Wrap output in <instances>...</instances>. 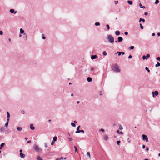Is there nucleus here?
<instances>
[{
    "instance_id": "1",
    "label": "nucleus",
    "mask_w": 160,
    "mask_h": 160,
    "mask_svg": "<svg viewBox=\"0 0 160 160\" xmlns=\"http://www.w3.org/2000/svg\"><path fill=\"white\" fill-rule=\"evenodd\" d=\"M107 39L111 43H113L114 42V38L111 35H109L108 36Z\"/></svg>"
},
{
    "instance_id": "2",
    "label": "nucleus",
    "mask_w": 160,
    "mask_h": 160,
    "mask_svg": "<svg viewBox=\"0 0 160 160\" xmlns=\"http://www.w3.org/2000/svg\"><path fill=\"white\" fill-rule=\"evenodd\" d=\"M113 70L114 72H120V70L117 64L114 66Z\"/></svg>"
},
{
    "instance_id": "3",
    "label": "nucleus",
    "mask_w": 160,
    "mask_h": 160,
    "mask_svg": "<svg viewBox=\"0 0 160 160\" xmlns=\"http://www.w3.org/2000/svg\"><path fill=\"white\" fill-rule=\"evenodd\" d=\"M34 149L37 152H41L42 151L41 149L37 145L35 144L34 146Z\"/></svg>"
},
{
    "instance_id": "4",
    "label": "nucleus",
    "mask_w": 160,
    "mask_h": 160,
    "mask_svg": "<svg viewBox=\"0 0 160 160\" xmlns=\"http://www.w3.org/2000/svg\"><path fill=\"white\" fill-rule=\"evenodd\" d=\"M143 140L144 141H146V142L148 141V139L147 136L144 134L142 135Z\"/></svg>"
},
{
    "instance_id": "5",
    "label": "nucleus",
    "mask_w": 160,
    "mask_h": 160,
    "mask_svg": "<svg viewBox=\"0 0 160 160\" xmlns=\"http://www.w3.org/2000/svg\"><path fill=\"white\" fill-rule=\"evenodd\" d=\"M150 56L149 54H148L146 56L144 55L142 56V59L143 60H147Z\"/></svg>"
},
{
    "instance_id": "6",
    "label": "nucleus",
    "mask_w": 160,
    "mask_h": 160,
    "mask_svg": "<svg viewBox=\"0 0 160 160\" xmlns=\"http://www.w3.org/2000/svg\"><path fill=\"white\" fill-rule=\"evenodd\" d=\"M152 93L153 94V97H155L158 94V92L156 91L154 92H152Z\"/></svg>"
},
{
    "instance_id": "7",
    "label": "nucleus",
    "mask_w": 160,
    "mask_h": 160,
    "mask_svg": "<svg viewBox=\"0 0 160 160\" xmlns=\"http://www.w3.org/2000/svg\"><path fill=\"white\" fill-rule=\"evenodd\" d=\"M10 12L12 13H15L16 14L17 13V11H15V10L13 9H11L10 10Z\"/></svg>"
},
{
    "instance_id": "8",
    "label": "nucleus",
    "mask_w": 160,
    "mask_h": 160,
    "mask_svg": "<svg viewBox=\"0 0 160 160\" xmlns=\"http://www.w3.org/2000/svg\"><path fill=\"white\" fill-rule=\"evenodd\" d=\"M118 42H120L122 41L123 38L122 37H119L118 38Z\"/></svg>"
},
{
    "instance_id": "9",
    "label": "nucleus",
    "mask_w": 160,
    "mask_h": 160,
    "mask_svg": "<svg viewBox=\"0 0 160 160\" xmlns=\"http://www.w3.org/2000/svg\"><path fill=\"white\" fill-rule=\"evenodd\" d=\"M5 129L4 127H2L1 128L0 131L2 133H4L5 132Z\"/></svg>"
},
{
    "instance_id": "10",
    "label": "nucleus",
    "mask_w": 160,
    "mask_h": 160,
    "mask_svg": "<svg viewBox=\"0 0 160 160\" xmlns=\"http://www.w3.org/2000/svg\"><path fill=\"white\" fill-rule=\"evenodd\" d=\"M30 128L32 130H33L35 129V127L33 126V125L32 124L30 125Z\"/></svg>"
},
{
    "instance_id": "11",
    "label": "nucleus",
    "mask_w": 160,
    "mask_h": 160,
    "mask_svg": "<svg viewBox=\"0 0 160 160\" xmlns=\"http://www.w3.org/2000/svg\"><path fill=\"white\" fill-rule=\"evenodd\" d=\"M97 56L96 55H92L91 56V58L92 59H94L96 58Z\"/></svg>"
},
{
    "instance_id": "12",
    "label": "nucleus",
    "mask_w": 160,
    "mask_h": 160,
    "mask_svg": "<svg viewBox=\"0 0 160 160\" xmlns=\"http://www.w3.org/2000/svg\"><path fill=\"white\" fill-rule=\"evenodd\" d=\"M7 121H9V118L10 117V115L8 112H7Z\"/></svg>"
},
{
    "instance_id": "13",
    "label": "nucleus",
    "mask_w": 160,
    "mask_h": 160,
    "mask_svg": "<svg viewBox=\"0 0 160 160\" xmlns=\"http://www.w3.org/2000/svg\"><path fill=\"white\" fill-rule=\"evenodd\" d=\"M20 155L22 158H24L25 156V155L24 154H23L22 153H20Z\"/></svg>"
},
{
    "instance_id": "14",
    "label": "nucleus",
    "mask_w": 160,
    "mask_h": 160,
    "mask_svg": "<svg viewBox=\"0 0 160 160\" xmlns=\"http://www.w3.org/2000/svg\"><path fill=\"white\" fill-rule=\"evenodd\" d=\"M116 35L117 36L119 35L120 34V32L119 31H116L115 32Z\"/></svg>"
},
{
    "instance_id": "15",
    "label": "nucleus",
    "mask_w": 160,
    "mask_h": 160,
    "mask_svg": "<svg viewBox=\"0 0 160 160\" xmlns=\"http://www.w3.org/2000/svg\"><path fill=\"white\" fill-rule=\"evenodd\" d=\"M87 79L88 82H91L92 81V78L91 77H88Z\"/></svg>"
},
{
    "instance_id": "16",
    "label": "nucleus",
    "mask_w": 160,
    "mask_h": 160,
    "mask_svg": "<svg viewBox=\"0 0 160 160\" xmlns=\"http://www.w3.org/2000/svg\"><path fill=\"white\" fill-rule=\"evenodd\" d=\"M5 145V143L4 142H3L1 143L0 146V149H1L2 148V147H3V146Z\"/></svg>"
},
{
    "instance_id": "17",
    "label": "nucleus",
    "mask_w": 160,
    "mask_h": 160,
    "mask_svg": "<svg viewBox=\"0 0 160 160\" xmlns=\"http://www.w3.org/2000/svg\"><path fill=\"white\" fill-rule=\"evenodd\" d=\"M104 139L106 140H107L108 139V137L107 135L104 136Z\"/></svg>"
},
{
    "instance_id": "18",
    "label": "nucleus",
    "mask_w": 160,
    "mask_h": 160,
    "mask_svg": "<svg viewBox=\"0 0 160 160\" xmlns=\"http://www.w3.org/2000/svg\"><path fill=\"white\" fill-rule=\"evenodd\" d=\"M84 131L83 130H80V131H76L75 132L76 133H78L80 132H84Z\"/></svg>"
},
{
    "instance_id": "19",
    "label": "nucleus",
    "mask_w": 160,
    "mask_h": 160,
    "mask_svg": "<svg viewBox=\"0 0 160 160\" xmlns=\"http://www.w3.org/2000/svg\"><path fill=\"white\" fill-rule=\"evenodd\" d=\"M17 129L18 131H20L22 130V128L21 127H18L17 128Z\"/></svg>"
},
{
    "instance_id": "20",
    "label": "nucleus",
    "mask_w": 160,
    "mask_h": 160,
    "mask_svg": "<svg viewBox=\"0 0 160 160\" xmlns=\"http://www.w3.org/2000/svg\"><path fill=\"white\" fill-rule=\"evenodd\" d=\"M20 33H21V34H23V33H24V31L22 29V28H21L20 29Z\"/></svg>"
},
{
    "instance_id": "21",
    "label": "nucleus",
    "mask_w": 160,
    "mask_h": 160,
    "mask_svg": "<svg viewBox=\"0 0 160 160\" xmlns=\"http://www.w3.org/2000/svg\"><path fill=\"white\" fill-rule=\"evenodd\" d=\"M57 137L55 136L53 138V141L55 142L57 141Z\"/></svg>"
},
{
    "instance_id": "22",
    "label": "nucleus",
    "mask_w": 160,
    "mask_h": 160,
    "mask_svg": "<svg viewBox=\"0 0 160 160\" xmlns=\"http://www.w3.org/2000/svg\"><path fill=\"white\" fill-rule=\"evenodd\" d=\"M128 3L130 5H132V1H130V0H128L127 1Z\"/></svg>"
},
{
    "instance_id": "23",
    "label": "nucleus",
    "mask_w": 160,
    "mask_h": 160,
    "mask_svg": "<svg viewBox=\"0 0 160 160\" xmlns=\"http://www.w3.org/2000/svg\"><path fill=\"white\" fill-rule=\"evenodd\" d=\"M117 132L119 134H123V133L122 132L120 131L119 130H117Z\"/></svg>"
},
{
    "instance_id": "24",
    "label": "nucleus",
    "mask_w": 160,
    "mask_h": 160,
    "mask_svg": "<svg viewBox=\"0 0 160 160\" xmlns=\"http://www.w3.org/2000/svg\"><path fill=\"white\" fill-rule=\"evenodd\" d=\"M159 66H160V63L159 62H157V64H156L155 67H158Z\"/></svg>"
},
{
    "instance_id": "25",
    "label": "nucleus",
    "mask_w": 160,
    "mask_h": 160,
    "mask_svg": "<svg viewBox=\"0 0 160 160\" xmlns=\"http://www.w3.org/2000/svg\"><path fill=\"white\" fill-rule=\"evenodd\" d=\"M9 121H7V122L6 123L5 125V126L7 127H8V124Z\"/></svg>"
},
{
    "instance_id": "26",
    "label": "nucleus",
    "mask_w": 160,
    "mask_h": 160,
    "mask_svg": "<svg viewBox=\"0 0 160 160\" xmlns=\"http://www.w3.org/2000/svg\"><path fill=\"white\" fill-rule=\"evenodd\" d=\"M37 160H42V159L40 156H38L37 157Z\"/></svg>"
},
{
    "instance_id": "27",
    "label": "nucleus",
    "mask_w": 160,
    "mask_h": 160,
    "mask_svg": "<svg viewBox=\"0 0 160 160\" xmlns=\"http://www.w3.org/2000/svg\"><path fill=\"white\" fill-rule=\"evenodd\" d=\"M63 159L62 157L57 158L56 160H61Z\"/></svg>"
},
{
    "instance_id": "28",
    "label": "nucleus",
    "mask_w": 160,
    "mask_h": 160,
    "mask_svg": "<svg viewBox=\"0 0 160 160\" xmlns=\"http://www.w3.org/2000/svg\"><path fill=\"white\" fill-rule=\"evenodd\" d=\"M119 129L120 130H122L123 129V128L122 127V126H121V125H119Z\"/></svg>"
},
{
    "instance_id": "29",
    "label": "nucleus",
    "mask_w": 160,
    "mask_h": 160,
    "mask_svg": "<svg viewBox=\"0 0 160 160\" xmlns=\"http://www.w3.org/2000/svg\"><path fill=\"white\" fill-rule=\"evenodd\" d=\"M139 6L141 8H145L144 6H142L141 3L139 4Z\"/></svg>"
},
{
    "instance_id": "30",
    "label": "nucleus",
    "mask_w": 160,
    "mask_h": 160,
    "mask_svg": "<svg viewBox=\"0 0 160 160\" xmlns=\"http://www.w3.org/2000/svg\"><path fill=\"white\" fill-rule=\"evenodd\" d=\"M145 69L148 72H150V70L147 67H145Z\"/></svg>"
},
{
    "instance_id": "31",
    "label": "nucleus",
    "mask_w": 160,
    "mask_h": 160,
    "mask_svg": "<svg viewBox=\"0 0 160 160\" xmlns=\"http://www.w3.org/2000/svg\"><path fill=\"white\" fill-rule=\"evenodd\" d=\"M87 155L89 157V158H90V153L89 152H87Z\"/></svg>"
},
{
    "instance_id": "32",
    "label": "nucleus",
    "mask_w": 160,
    "mask_h": 160,
    "mask_svg": "<svg viewBox=\"0 0 160 160\" xmlns=\"http://www.w3.org/2000/svg\"><path fill=\"white\" fill-rule=\"evenodd\" d=\"M71 125L72 126V127H76V125L74 123H71Z\"/></svg>"
},
{
    "instance_id": "33",
    "label": "nucleus",
    "mask_w": 160,
    "mask_h": 160,
    "mask_svg": "<svg viewBox=\"0 0 160 160\" xmlns=\"http://www.w3.org/2000/svg\"><path fill=\"white\" fill-rule=\"evenodd\" d=\"M95 25L96 26H99L100 25V23L98 22H97L95 23Z\"/></svg>"
},
{
    "instance_id": "34",
    "label": "nucleus",
    "mask_w": 160,
    "mask_h": 160,
    "mask_svg": "<svg viewBox=\"0 0 160 160\" xmlns=\"http://www.w3.org/2000/svg\"><path fill=\"white\" fill-rule=\"evenodd\" d=\"M116 53L118 54L119 56H120L121 54V52H117Z\"/></svg>"
},
{
    "instance_id": "35",
    "label": "nucleus",
    "mask_w": 160,
    "mask_h": 160,
    "mask_svg": "<svg viewBox=\"0 0 160 160\" xmlns=\"http://www.w3.org/2000/svg\"><path fill=\"white\" fill-rule=\"evenodd\" d=\"M103 54L104 56H106L107 55V53L105 51L103 52Z\"/></svg>"
},
{
    "instance_id": "36",
    "label": "nucleus",
    "mask_w": 160,
    "mask_h": 160,
    "mask_svg": "<svg viewBox=\"0 0 160 160\" xmlns=\"http://www.w3.org/2000/svg\"><path fill=\"white\" fill-rule=\"evenodd\" d=\"M140 28H141V29H143V27L142 26V25L141 23L140 24Z\"/></svg>"
},
{
    "instance_id": "37",
    "label": "nucleus",
    "mask_w": 160,
    "mask_h": 160,
    "mask_svg": "<svg viewBox=\"0 0 160 160\" xmlns=\"http://www.w3.org/2000/svg\"><path fill=\"white\" fill-rule=\"evenodd\" d=\"M74 148H75V152H77V147L76 146H74Z\"/></svg>"
},
{
    "instance_id": "38",
    "label": "nucleus",
    "mask_w": 160,
    "mask_h": 160,
    "mask_svg": "<svg viewBox=\"0 0 160 160\" xmlns=\"http://www.w3.org/2000/svg\"><path fill=\"white\" fill-rule=\"evenodd\" d=\"M159 2V1L158 0H156L155 2V4H157Z\"/></svg>"
},
{
    "instance_id": "39",
    "label": "nucleus",
    "mask_w": 160,
    "mask_h": 160,
    "mask_svg": "<svg viewBox=\"0 0 160 160\" xmlns=\"http://www.w3.org/2000/svg\"><path fill=\"white\" fill-rule=\"evenodd\" d=\"M106 27H107V28H108V30H109L110 29V27H109V25L108 24H107Z\"/></svg>"
},
{
    "instance_id": "40",
    "label": "nucleus",
    "mask_w": 160,
    "mask_h": 160,
    "mask_svg": "<svg viewBox=\"0 0 160 160\" xmlns=\"http://www.w3.org/2000/svg\"><path fill=\"white\" fill-rule=\"evenodd\" d=\"M80 126H79L77 128V131H80V130H79V128L80 127Z\"/></svg>"
},
{
    "instance_id": "41",
    "label": "nucleus",
    "mask_w": 160,
    "mask_h": 160,
    "mask_svg": "<svg viewBox=\"0 0 160 160\" xmlns=\"http://www.w3.org/2000/svg\"><path fill=\"white\" fill-rule=\"evenodd\" d=\"M120 142H120V141H119H119H117V144L118 145H119V144H120Z\"/></svg>"
},
{
    "instance_id": "42",
    "label": "nucleus",
    "mask_w": 160,
    "mask_h": 160,
    "mask_svg": "<svg viewBox=\"0 0 160 160\" xmlns=\"http://www.w3.org/2000/svg\"><path fill=\"white\" fill-rule=\"evenodd\" d=\"M134 48V47L132 46H131V47H130V49L131 50H133V49Z\"/></svg>"
},
{
    "instance_id": "43",
    "label": "nucleus",
    "mask_w": 160,
    "mask_h": 160,
    "mask_svg": "<svg viewBox=\"0 0 160 160\" xmlns=\"http://www.w3.org/2000/svg\"><path fill=\"white\" fill-rule=\"evenodd\" d=\"M156 59L157 60L159 61H160V57H158L156 58Z\"/></svg>"
},
{
    "instance_id": "44",
    "label": "nucleus",
    "mask_w": 160,
    "mask_h": 160,
    "mask_svg": "<svg viewBox=\"0 0 160 160\" xmlns=\"http://www.w3.org/2000/svg\"><path fill=\"white\" fill-rule=\"evenodd\" d=\"M132 58V56L131 55H130L128 57V59H130V58Z\"/></svg>"
},
{
    "instance_id": "45",
    "label": "nucleus",
    "mask_w": 160,
    "mask_h": 160,
    "mask_svg": "<svg viewBox=\"0 0 160 160\" xmlns=\"http://www.w3.org/2000/svg\"><path fill=\"white\" fill-rule=\"evenodd\" d=\"M100 130L101 131H102V132H104V129H101Z\"/></svg>"
},
{
    "instance_id": "46",
    "label": "nucleus",
    "mask_w": 160,
    "mask_h": 160,
    "mask_svg": "<svg viewBox=\"0 0 160 160\" xmlns=\"http://www.w3.org/2000/svg\"><path fill=\"white\" fill-rule=\"evenodd\" d=\"M124 34L126 35H127L128 34V32H124Z\"/></svg>"
},
{
    "instance_id": "47",
    "label": "nucleus",
    "mask_w": 160,
    "mask_h": 160,
    "mask_svg": "<svg viewBox=\"0 0 160 160\" xmlns=\"http://www.w3.org/2000/svg\"><path fill=\"white\" fill-rule=\"evenodd\" d=\"M21 113L23 114H24V113H25V112H24V111L23 110H22L21 111Z\"/></svg>"
},
{
    "instance_id": "48",
    "label": "nucleus",
    "mask_w": 160,
    "mask_h": 160,
    "mask_svg": "<svg viewBox=\"0 0 160 160\" xmlns=\"http://www.w3.org/2000/svg\"><path fill=\"white\" fill-rule=\"evenodd\" d=\"M0 34L1 35H2V34H3V32H2V31H0Z\"/></svg>"
},
{
    "instance_id": "49",
    "label": "nucleus",
    "mask_w": 160,
    "mask_h": 160,
    "mask_svg": "<svg viewBox=\"0 0 160 160\" xmlns=\"http://www.w3.org/2000/svg\"><path fill=\"white\" fill-rule=\"evenodd\" d=\"M90 69H91V70L92 71H93L94 70V69L93 67L91 68Z\"/></svg>"
},
{
    "instance_id": "50",
    "label": "nucleus",
    "mask_w": 160,
    "mask_h": 160,
    "mask_svg": "<svg viewBox=\"0 0 160 160\" xmlns=\"http://www.w3.org/2000/svg\"><path fill=\"white\" fill-rule=\"evenodd\" d=\"M145 150L146 151H148L149 150V149L148 147H146V148Z\"/></svg>"
},
{
    "instance_id": "51",
    "label": "nucleus",
    "mask_w": 160,
    "mask_h": 160,
    "mask_svg": "<svg viewBox=\"0 0 160 160\" xmlns=\"http://www.w3.org/2000/svg\"><path fill=\"white\" fill-rule=\"evenodd\" d=\"M148 14V12H145V13H144V15H147Z\"/></svg>"
},
{
    "instance_id": "52",
    "label": "nucleus",
    "mask_w": 160,
    "mask_h": 160,
    "mask_svg": "<svg viewBox=\"0 0 160 160\" xmlns=\"http://www.w3.org/2000/svg\"><path fill=\"white\" fill-rule=\"evenodd\" d=\"M68 139H69V140L70 141H71L72 140V138H68Z\"/></svg>"
},
{
    "instance_id": "53",
    "label": "nucleus",
    "mask_w": 160,
    "mask_h": 160,
    "mask_svg": "<svg viewBox=\"0 0 160 160\" xmlns=\"http://www.w3.org/2000/svg\"><path fill=\"white\" fill-rule=\"evenodd\" d=\"M54 141H52V142H51V144L52 145H53V143H54Z\"/></svg>"
},
{
    "instance_id": "54",
    "label": "nucleus",
    "mask_w": 160,
    "mask_h": 160,
    "mask_svg": "<svg viewBox=\"0 0 160 160\" xmlns=\"http://www.w3.org/2000/svg\"><path fill=\"white\" fill-rule=\"evenodd\" d=\"M28 143H30L31 142V141L30 140L28 141L27 142Z\"/></svg>"
},
{
    "instance_id": "55",
    "label": "nucleus",
    "mask_w": 160,
    "mask_h": 160,
    "mask_svg": "<svg viewBox=\"0 0 160 160\" xmlns=\"http://www.w3.org/2000/svg\"><path fill=\"white\" fill-rule=\"evenodd\" d=\"M42 38L43 39H45L46 38L45 37L43 36H42Z\"/></svg>"
},
{
    "instance_id": "56",
    "label": "nucleus",
    "mask_w": 160,
    "mask_h": 160,
    "mask_svg": "<svg viewBox=\"0 0 160 160\" xmlns=\"http://www.w3.org/2000/svg\"><path fill=\"white\" fill-rule=\"evenodd\" d=\"M155 34L154 33H152V36H155Z\"/></svg>"
},
{
    "instance_id": "57",
    "label": "nucleus",
    "mask_w": 160,
    "mask_h": 160,
    "mask_svg": "<svg viewBox=\"0 0 160 160\" xmlns=\"http://www.w3.org/2000/svg\"><path fill=\"white\" fill-rule=\"evenodd\" d=\"M114 3H115L116 4H117L118 3V1H115Z\"/></svg>"
},
{
    "instance_id": "58",
    "label": "nucleus",
    "mask_w": 160,
    "mask_h": 160,
    "mask_svg": "<svg viewBox=\"0 0 160 160\" xmlns=\"http://www.w3.org/2000/svg\"><path fill=\"white\" fill-rule=\"evenodd\" d=\"M45 146L46 148H47L48 147L46 143L45 144Z\"/></svg>"
},
{
    "instance_id": "59",
    "label": "nucleus",
    "mask_w": 160,
    "mask_h": 160,
    "mask_svg": "<svg viewBox=\"0 0 160 160\" xmlns=\"http://www.w3.org/2000/svg\"><path fill=\"white\" fill-rule=\"evenodd\" d=\"M142 22H145V20L144 19H142Z\"/></svg>"
},
{
    "instance_id": "60",
    "label": "nucleus",
    "mask_w": 160,
    "mask_h": 160,
    "mask_svg": "<svg viewBox=\"0 0 160 160\" xmlns=\"http://www.w3.org/2000/svg\"><path fill=\"white\" fill-rule=\"evenodd\" d=\"M142 18H140V19H139V22H140L141 21H142Z\"/></svg>"
},
{
    "instance_id": "61",
    "label": "nucleus",
    "mask_w": 160,
    "mask_h": 160,
    "mask_svg": "<svg viewBox=\"0 0 160 160\" xmlns=\"http://www.w3.org/2000/svg\"><path fill=\"white\" fill-rule=\"evenodd\" d=\"M121 54L123 55L125 54V53L124 52H121Z\"/></svg>"
},
{
    "instance_id": "62",
    "label": "nucleus",
    "mask_w": 160,
    "mask_h": 160,
    "mask_svg": "<svg viewBox=\"0 0 160 160\" xmlns=\"http://www.w3.org/2000/svg\"><path fill=\"white\" fill-rule=\"evenodd\" d=\"M157 34H158V36H160V33H159V32H158V33H157Z\"/></svg>"
},
{
    "instance_id": "63",
    "label": "nucleus",
    "mask_w": 160,
    "mask_h": 160,
    "mask_svg": "<svg viewBox=\"0 0 160 160\" xmlns=\"http://www.w3.org/2000/svg\"><path fill=\"white\" fill-rule=\"evenodd\" d=\"M145 146L144 145H143L142 146V148H145Z\"/></svg>"
},
{
    "instance_id": "64",
    "label": "nucleus",
    "mask_w": 160,
    "mask_h": 160,
    "mask_svg": "<svg viewBox=\"0 0 160 160\" xmlns=\"http://www.w3.org/2000/svg\"><path fill=\"white\" fill-rule=\"evenodd\" d=\"M25 139L26 140H27L28 139V138L27 137H26L25 138Z\"/></svg>"
}]
</instances>
